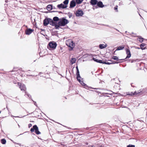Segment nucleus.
I'll list each match as a JSON object with an SVG mask.
<instances>
[{
  "label": "nucleus",
  "mask_w": 147,
  "mask_h": 147,
  "mask_svg": "<svg viewBox=\"0 0 147 147\" xmlns=\"http://www.w3.org/2000/svg\"><path fill=\"white\" fill-rule=\"evenodd\" d=\"M124 48V46H120L118 47L117 49L116 50V51L120 50L123 49Z\"/></svg>",
  "instance_id": "obj_21"
},
{
  "label": "nucleus",
  "mask_w": 147,
  "mask_h": 147,
  "mask_svg": "<svg viewBox=\"0 0 147 147\" xmlns=\"http://www.w3.org/2000/svg\"><path fill=\"white\" fill-rule=\"evenodd\" d=\"M1 113V111H0V114Z\"/></svg>",
  "instance_id": "obj_52"
},
{
  "label": "nucleus",
  "mask_w": 147,
  "mask_h": 147,
  "mask_svg": "<svg viewBox=\"0 0 147 147\" xmlns=\"http://www.w3.org/2000/svg\"><path fill=\"white\" fill-rule=\"evenodd\" d=\"M127 147H135V146L134 145L129 144V145L127 146Z\"/></svg>",
  "instance_id": "obj_33"
},
{
  "label": "nucleus",
  "mask_w": 147,
  "mask_h": 147,
  "mask_svg": "<svg viewBox=\"0 0 147 147\" xmlns=\"http://www.w3.org/2000/svg\"><path fill=\"white\" fill-rule=\"evenodd\" d=\"M53 70L54 73L57 72L58 71V68L55 66H54L53 67Z\"/></svg>",
  "instance_id": "obj_27"
},
{
  "label": "nucleus",
  "mask_w": 147,
  "mask_h": 147,
  "mask_svg": "<svg viewBox=\"0 0 147 147\" xmlns=\"http://www.w3.org/2000/svg\"><path fill=\"white\" fill-rule=\"evenodd\" d=\"M47 8L48 11H50L53 9V6L51 5H48L47 6Z\"/></svg>",
  "instance_id": "obj_19"
},
{
  "label": "nucleus",
  "mask_w": 147,
  "mask_h": 147,
  "mask_svg": "<svg viewBox=\"0 0 147 147\" xmlns=\"http://www.w3.org/2000/svg\"><path fill=\"white\" fill-rule=\"evenodd\" d=\"M81 78L80 76L78 77H77V79L78 81L82 85V86H84V87L85 88H87L88 87V86L86 84H85L83 81H81L80 80V79Z\"/></svg>",
  "instance_id": "obj_6"
},
{
  "label": "nucleus",
  "mask_w": 147,
  "mask_h": 147,
  "mask_svg": "<svg viewBox=\"0 0 147 147\" xmlns=\"http://www.w3.org/2000/svg\"><path fill=\"white\" fill-rule=\"evenodd\" d=\"M57 7L59 9H60L61 8L64 9L66 8L67 7V6L62 3H61L60 4L58 5Z\"/></svg>",
  "instance_id": "obj_13"
},
{
  "label": "nucleus",
  "mask_w": 147,
  "mask_h": 147,
  "mask_svg": "<svg viewBox=\"0 0 147 147\" xmlns=\"http://www.w3.org/2000/svg\"><path fill=\"white\" fill-rule=\"evenodd\" d=\"M76 69L77 70V72L76 73V75L77 76V77H78V76L79 77V76H80V73H79V69H78V66H77L76 67Z\"/></svg>",
  "instance_id": "obj_22"
},
{
  "label": "nucleus",
  "mask_w": 147,
  "mask_h": 147,
  "mask_svg": "<svg viewBox=\"0 0 147 147\" xmlns=\"http://www.w3.org/2000/svg\"><path fill=\"white\" fill-rule=\"evenodd\" d=\"M125 32L126 33V32H127V31H125Z\"/></svg>",
  "instance_id": "obj_51"
},
{
  "label": "nucleus",
  "mask_w": 147,
  "mask_h": 147,
  "mask_svg": "<svg viewBox=\"0 0 147 147\" xmlns=\"http://www.w3.org/2000/svg\"><path fill=\"white\" fill-rule=\"evenodd\" d=\"M98 146L99 147H103V146H102V145H98Z\"/></svg>",
  "instance_id": "obj_41"
},
{
  "label": "nucleus",
  "mask_w": 147,
  "mask_h": 147,
  "mask_svg": "<svg viewBox=\"0 0 147 147\" xmlns=\"http://www.w3.org/2000/svg\"><path fill=\"white\" fill-rule=\"evenodd\" d=\"M69 0H65L63 2V3H64V5H66L68 4V3H69Z\"/></svg>",
  "instance_id": "obj_31"
},
{
  "label": "nucleus",
  "mask_w": 147,
  "mask_h": 147,
  "mask_svg": "<svg viewBox=\"0 0 147 147\" xmlns=\"http://www.w3.org/2000/svg\"><path fill=\"white\" fill-rule=\"evenodd\" d=\"M59 13H62V12L61 11H59Z\"/></svg>",
  "instance_id": "obj_45"
},
{
  "label": "nucleus",
  "mask_w": 147,
  "mask_h": 147,
  "mask_svg": "<svg viewBox=\"0 0 147 147\" xmlns=\"http://www.w3.org/2000/svg\"><path fill=\"white\" fill-rule=\"evenodd\" d=\"M145 92L144 90H140L137 91H135L134 93H133L132 92H128L127 93V95H129L130 96H132L135 95H140L143 94H144Z\"/></svg>",
  "instance_id": "obj_1"
},
{
  "label": "nucleus",
  "mask_w": 147,
  "mask_h": 147,
  "mask_svg": "<svg viewBox=\"0 0 147 147\" xmlns=\"http://www.w3.org/2000/svg\"><path fill=\"white\" fill-rule=\"evenodd\" d=\"M32 126V124H29L28 125V127H31Z\"/></svg>",
  "instance_id": "obj_39"
},
{
  "label": "nucleus",
  "mask_w": 147,
  "mask_h": 147,
  "mask_svg": "<svg viewBox=\"0 0 147 147\" xmlns=\"http://www.w3.org/2000/svg\"><path fill=\"white\" fill-rule=\"evenodd\" d=\"M97 0H91L90 3L91 5H94L97 4Z\"/></svg>",
  "instance_id": "obj_15"
},
{
  "label": "nucleus",
  "mask_w": 147,
  "mask_h": 147,
  "mask_svg": "<svg viewBox=\"0 0 147 147\" xmlns=\"http://www.w3.org/2000/svg\"><path fill=\"white\" fill-rule=\"evenodd\" d=\"M56 9V8L54 6H53V9Z\"/></svg>",
  "instance_id": "obj_40"
},
{
  "label": "nucleus",
  "mask_w": 147,
  "mask_h": 147,
  "mask_svg": "<svg viewBox=\"0 0 147 147\" xmlns=\"http://www.w3.org/2000/svg\"><path fill=\"white\" fill-rule=\"evenodd\" d=\"M97 5L99 7L102 8L104 6V5H103L102 2L101 1H99L98 2Z\"/></svg>",
  "instance_id": "obj_14"
},
{
  "label": "nucleus",
  "mask_w": 147,
  "mask_h": 147,
  "mask_svg": "<svg viewBox=\"0 0 147 147\" xmlns=\"http://www.w3.org/2000/svg\"><path fill=\"white\" fill-rule=\"evenodd\" d=\"M27 76H33V75H27Z\"/></svg>",
  "instance_id": "obj_43"
},
{
  "label": "nucleus",
  "mask_w": 147,
  "mask_h": 147,
  "mask_svg": "<svg viewBox=\"0 0 147 147\" xmlns=\"http://www.w3.org/2000/svg\"><path fill=\"white\" fill-rule=\"evenodd\" d=\"M146 45V44L144 43H142L140 45V49L142 50L145 49L144 46Z\"/></svg>",
  "instance_id": "obj_23"
},
{
  "label": "nucleus",
  "mask_w": 147,
  "mask_h": 147,
  "mask_svg": "<svg viewBox=\"0 0 147 147\" xmlns=\"http://www.w3.org/2000/svg\"><path fill=\"white\" fill-rule=\"evenodd\" d=\"M83 0H76V2L77 4H80L81 3Z\"/></svg>",
  "instance_id": "obj_29"
},
{
  "label": "nucleus",
  "mask_w": 147,
  "mask_h": 147,
  "mask_svg": "<svg viewBox=\"0 0 147 147\" xmlns=\"http://www.w3.org/2000/svg\"><path fill=\"white\" fill-rule=\"evenodd\" d=\"M104 62V61H103L102 60H98V63H102V64H104L103 63Z\"/></svg>",
  "instance_id": "obj_34"
},
{
  "label": "nucleus",
  "mask_w": 147,
  "mask_h": 147,
  "mask_svg": "<svg viewBox=\"0 0 147 147\" xmlns=\"http://www.w3.org/2000/svg\"><path fill=\"white\" fill-rule=\"evenodd\" d=\"M34 30L32 29H31L30 28L26 30L25 31V33L27 35H30L31 34L32 32Z\"/></svg>",
  "instance_id": "obj_11"
},
{
  "label": "nucleus",
  "mask_w": 147,
  "mask_h": 147,
  "mask_svg": "<svg viewBox=\"0 0 147 147\" xmlns=\"http://www.w3.org/2000/svg\"><path fill=\"white\" fill-rule=\"evenodd\" d=\"M1 143L3 144H5L6 143V140L4 139H2L1 140Z\"/></svg>",
  "instance_id": "obj_28"
},
{
  "label": "nucleus",
  "mask_w": 147,
  "mask_h": 147,
  "mask_svg": "<svg viewBox=\"0 0 147 147\" xmlns=\"http://www.w3.org/2000/svg\"><path fill=\"white\" fill-rule=\"evenodd\" d=\"M25 95H27V96H28V97L29 98H30L31 97V96L30 95H29V94H28L26 92H25Z\"/></svg>",
  "instance_id": "obj_38"
},
{
  "label": "nucleus",
  "mask_w": 147,
  "mask_h": 147,
  "mask_svg": "<svg viewBox=\"0 0 147 147\" xmlns=\"http://www.w3.org/2000/svg\"><path fill=\"white\" fill-rule=\"evenodd\" d=\"M122 62V61H116L115 63H113V62L109 63V62H104L103 63L106 64H107V65H110V64H115V63H121Z\"/></svg>",
  "instance_id": "obj_17"
},
{
  "label": "nucleus",
  "mask_w": 147,
  "mask_h": 147,
  "mask_svg": "<svg viewBox=\"0 0 147 147\" xmlns=\"http://www.w3.org/2000/svg\"><path fill=\"white\" fill-rule=\"evenodd\" d=\"M76 61V59L75 58H72L71 60V64H73L74 63H75Z\"/></svg>",
  "instance_id": "obj_24"
},
{
  "label": "nucleus",
  "mask_w": 147,
  "mask_h": 147,
  "mask_svg": "<svg viewBox=\"0 0 147 147\" xmlns=\"http://www.w3.org/2000/svg\"><path fill=\"white\" fill-rule=\"evenodd\" d=\"M6 108H7V109H8V108H7V107H6Z\"/></svg>",
  "instance_id": "obj_50"
},
{
  "label": "nucleus",
  "mask_w": 147,
  "mask_h": 147,
  "mask_svg": "<svg viewBox=\"0 0 147 147\" xmlns=\"http://www.w3.org/2000/svg\"><path fill=\"white\" fill-rule=\"evenodd\" d=\"M49 20H50L49 24L53 26H54V25H55V24H56L55 22H54L53 20L51 19H49Z\"/></svg>",
  "instance_id": "obj_18"
},
{
  "label": "nucleus",
  "mask_w": 147,
  "mask_h": 147,
  "mask_svg": "<svg viewBox=\"0 0 147 147\" xmlns=\"http://www.w3.org/2000/svg\"><path fill=\"white\" fill-rule=\"evenodd\" d=\"M76 3L74 0H72L70 2L69 8H71L74 7L76 6Z\"/></svg>",
  "instance_id": "obj_12"
},
{
  "label": "nucleus",
  "mask_w": 147,
  "mask_h": 147,
  "mask_svg": "<svg viewBox=\"0 0 147 147\" xmlns=\"http://www.w3.org/2000/svg\"><path fill=\"white\" fill-rule=\"evenodd\" d=\"M54 26H55V28L56 29H59V27L61 26L59 24V22L58 23V24L56 23L55 25H54Z\"/></svg>",
  "instance_id": "obj_25"
},
{
  "label": "nucleus",
  "mask_w": 147,
  "mask_h": 147,
  "mask_svg": "<svg viewBox=\"0 0 147 147\" xmlns=\"http://www.w3.org/2000/svg\"><path fill=\"white\" fill-rule=\"evenodd\" d=\"M86 145H88V143H87V142H86Z\"/></svg>",
  "instance_id": "obj_44"
},
{
  "label": "nucleus",
  "mask_w": 147,
  "mask_h": 147,
  "mask_svg": "<svg viewBox=\"0 0 147 147\" xmlns=\"http://www.w3.org/2000/svg\"><path fill=\"white\" fill-rule=\"evenodd\" d=\"M66 45L72 50L75 46V44L71 40H69L66 43Z\"/></svg>",
  "instance_id": "obj_5"
},
{
  "label": "nucleus",
  "mask_w": 147,
  "mask_h": 147,
  "mask_svg": "<svg viewBox=\"0 0 147 147\" xmlns=\"http://www.w3.org/2000/svg\"><path fill=\"white\" fill-rule=\"evenodd\" d=\"M107 47L106 45H105L104 44H100L99 45V47L100 49H103Z\"/></svg>",
  "instance_id": "obj_20"
},
{
  "label": "nucleus",
  "mask_w": 147,
  "mask_h": 147,
  "mask_svg": "<svg viewBox=\"0 0 147 147\" xmlns=\"http://www.w3.org/2000/svg\"><path fill=\"white\" fill-rule=\"evenodd\" d=\"M41 73V72H40L39 73V75H40V74Z\"/></svg>",
  "instance_id": "obj_46"
},
{
  "label": "nucleus",
  "mask_w": 147,
  "mask_h": 147,
  "mask_svg": "<svg viewBox=\"0 0 147 147\" xmlns=\"http://www.w3.org/2000/svg\"><path fill=\"white\" fill-rule=\"evenodd\" d=\"M117 7H118V6L117 5V6H115L114 8V10H115L116 11H118Z\"/></svg>",
  "instance_id": "obj_35"
},
{
  "label": "nucleus",
  "mask_w": 147,
  "mask_h": 147,
  "mask_svg": "<svg viewBox=\"0 0 147 147\" xmlns=\"http://www.w3.org/2000/svg\"><path fill=\"white\" fill-rule=\"evenodd\" d=\"M138 40H139L140 42H142L144 40V38H142L141 36H138Z\"/></svg>",
  "instance_id": "obj_26"
},
{
  "label": "nucleus",
  "mask_w": 147,
  "mask_h": 147,
  "mask_svg": "<svg viewBox=\"0 0 147 147\" xmlns=\"http://www.w3.org/2000/svg\"><path fill=\"white\" fill-rule=\"evenodd\" d=\"M93 59L95 61L98 63V59H96L95 58H94V57L93 58Z\"/></svg>",
  "instance_id": "obj_36"
},
{
  "label": "nucleus",
  "mask_w": 147,
  "mask_h": 147,
  "mask_svg": "<svg viewBox=\"0 0 147 147\" xmlns=\"http://www.w3.org/2000/svg\"><path fill=\"white\" fill-rule=\"evenodd\" d=\"M53 20L54 21H57L59 20V18L57 17H55L53 18Z\"/></svg>",
  "instance_id": "obj_30"
},
{
  "label": "nucleus",
  "mask_w": 147,
  "mask_h": 147,
  "mask_svg": "<svg viewBox=\"0 0 147 147\" xmlns=\"http://www.w3.org/2000/svg\"><path fill=\"white\" fill-rule=\"evenodd\" d=\"M76 16L77 17L82 16L84 14L83 11L81 9H78L75 13Z\"/></svg>",
  "instance_id": "obj_7"
},
{
  "label": "nucleus",
  "mask_w": 147,
  "mask_h": 147,
  "mask_svg": "<svg viewBox=\"0 0 147 147\" xmlns=\"http://www.w3.org/2000/svg\"><path fill=\"white\" fill-rule=\"evenodd\" d=\"M91 147H94V146L93 145H92L91 146Z\"/></svg>",
  "instance_id": "obj_47"
},
{
  "label": "nucleus",
  "mask_w": 147,
  "mask_h": 147,
  "mask_svg": "<svg viewBox=\"0 0 147 147\" xmlns=\"http://www.w3.org/2000/svg\"><path fill=\"white\" fill-rule=\"evenodd\" d=\"M68 16L69 18H70L72 16V13H70L68 14Z\"/></svg>",
  "instance_id": "obj_37"
},
{
  "label": "nucleus",
  "mask_w": 147,
  "mask_h": 147,
  "mask_svg": "<svg viewBox=\"0 0 147 147\" xmlns=\"http://www.w3.org/2000/svg\"><path fill=\"white\" fill-rule=\"evenodd\" d=\"M34 130L36 134H41L40 132L38 130V127L36 125H33L32 127L30 129V131L32 132H34Z\"/></svg>",
  "instance_id": "obj_4"
},
{
  "label": "nucleus",
  "mask_w": 147,
  "mask_h": 147,
  "mask_svg": "<svg viewBox=\"0 0 147 147\" xmlns=\"http://www.w3.org/2000/svg\"><path fill=\"white\" fill-rule=\"evenodd\" d=\"M18 85L20 86V88L21 90L25 91L26 90V88L24 84L19 83Z\"/></svg>",
  "instance_id": "obj_8"
},
{
  "label": "nucleus",
  "mask_w": 147,
  "mask_h": 147,
  "mask_svg": "<svg viewBox=\"0 0 147 147\" xmlns=\"http://www.w3.org/2000/svg\"><path fill=\"white\" fill-rule=\"evenodd\" d=\"M69 22L67 20L63 18L59 22V24L61 26H64Z\"/></svg>",
  "instance_id": "obj_3"
},
{
  "label": "nucleus",
  "mask_w": 147,
  "mask_h": 147,
  "mask_svg": "<svg viewBox=\"0 0 147 147\" xmlns=\"http://www.w3.org/2000/svg\"><path fill=\"white\" fill-rule=\"evenodd\" d=\"M135 48H136V49H140V47H136Z\"/></svg>",
  "instance_id": "obj_42"
},
{
  "label": "nucleus",
  "mask_w": 147,
  "mask_h": 147,
  "mask_svg": "<svg viewBox=\"0 0 147 147\" xmlns=\"http://www.w3.org/2000/svg\"><path fill=\"white\" fill-rule=\"evenodd\" d=\"M112 59H114V60H117V61H121L122 60H124L125 59H119L118 57L116 56H113L112 57Z\"/></svg>",
  "instance_id": "obj_16"
},
{
  "label": "nucleus",
  "mask_w": 147,
  "mask_h": 147,
  "mask_svg": "<svg viewBox=\"0 0 147 147\" xmlns=\"http://www.w3.org/2000/svg\"><path fill=\"white\" fill-rule=\"evenodd\" d=\"M132 34H133V35H132V36L134 37H136L138 36L137 35V34L136 33H134L133 32H132L130 34V35H131Z\"/></svg>",
  "instance_id": "obj_32"
},
{
  "label": "nucleus",
  "mask_w": 147,
  "mask_h": 147,
  "mask_svg": "<svg viewBox=\"0 0 147 147\" xmlns=\"http://www.w3.org/2000/svg\"><path fill=\"white\" fill-rule=\"evenodd\" d=\"M36 103V102H34V104L35 105Z\"/></svg>",
  "instance_id": "obj_48"
},
{
  "label": "nucleus",
  "mask_w": 147,
  "mask_h": 147,
  "mask_svg": "<svg viewBox=\"0 0 147 147\" xmlns=\"http://www.w3.org/2000/svg\"><path fill=\"white\" fill-rule=\"evenodd\" d=\"M49 19H50V18H47L44 19L43 21V25L44 26H47L49 24L50 21Z\"/></svg>",
  "instance_id": "obj_9"
},
{
  "label": "nucleus",
  "mask_w": 147,
  "mask_h": 147,
  "mask_svg": "<svg viewBox=\"0 0 147 147\" xmlns=\"http://www.w3.org/2000/svg\"><path fill=\"white\" fill-rule=\"evenodd\" d=\"M52 12H56V11H53Z\"/></svg>",
  "instance_id": "obj_49"
},
{
  "label": "nucleus",
  "mask_w": 147,
  "mask_h": 147,
  "mask_svg": "<svg viewBox=\"0 0 147 147\" xmlns=\"http://www.w3.org/2000/svg\"><path fill=\"white\" fill-rule=\"evenodd\" d=\"M57 46L56 42L52 41L50 42L47 46V48L50 50L55 49Z\"/></svg>",
  "instance_id": "obj_2"
},
{
  "label": "nucleus",
  "mask_w": 147,
  "mask_h": 147,
  "mask_svg": "<svg viewBox=\"0 0 147 147\" xmlns=\"http://www.w3.org/2000/svg\"><path fill=\"white\" fill-rule=\"evenodd\" d=\"M126 54H127V56L125 59L127 58H129L131 56V54L130 53V50L129 49H126Z\"/></svg>",
  "instance_id": "obj_10"
}]
</instances>
